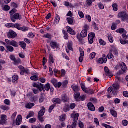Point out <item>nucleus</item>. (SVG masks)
Instances as JSON below:
<instances>
[{
	"label": "nucleus",
	"mask_w": 128,
	"mask_h": 128,
	"mask_svg": "<svg viewBox=\"0 0 128 128\" xmlns=\"http://www.w3.org/2000/svg\"><path fill=\"white\" fill-rule=\"evenodd\" d=\"M0 108L2 110H10V106H4V105H2L0 106Z\"/></svg>",
	"instance_id": "24"
},
{
	"label": "nucleus",
	"mask_w": 128,
	"mask_h": 128,
	"mask_svg": "<svg viewBox=\"0 0 128 128\" xmlns=\"http://www.w3.org/2000/svg\"><path fill=\"white\" fill-rule=\"evenodd\" d=\"M120 68H121L124 72H126V70L128 69L126 64L122 62H120V63L118 64L117 66L115 67V70H118Z\"/></svg>",
	"instance_id": "4"
},
{
	"label": "nucleus",
	"mask_w": 128,
	"mask_h": 128,
	"mask_svg": "<svg viewBox=\"0 0 128 128\" xmlns=\"http://www.w3.org/2000/svg\"><path fill=\"white\" fill-rule=\"evenodd\" d=\"M81 88H82V90H83L84 92H88V88H86V85H84V84H81Z\"/></svg>",
	"instance_id": "33"
},
{
	"label": "nucleus",
	"mask_w": 128,
	"mask_h": 128,
	"mask_svg": "<svg viewBox=\"0 0 128 128\" xmlns=\"http://www.w3.org/2000/svg\"><path fill=\"white\" fill-rule=\"evenodd\" d=\"M80 93L77 92L74 96V98L76 100V102H80Z\"/></svg>",
	"instance_id": "23"
},
{
	"label": "nucleus",
	"mask_w": 128,
	"mask_h": 128,
	"mask_svg": "<svg viewBox=\"0 0 128 128\" xmlns=\"http://www.w3.org/2000/svg\"><path fill=\"white\" fill-rule=\"evenodd\" d=\"M71 117L72 119L73 122L72 126L68 125V128H76V124H78V120L80 114H72Z\"/></svg>",
	"instance_id": "2"
},
{
	"label": "nucleus",
	"mask_w": 128,
	"mask_h": 128,
	"mask_svg": "<svg viewBox=\"0 0 128 128\" xmlns=\"http://www.w3.org/2000/svg\"><path fill=\"white\" fill-rule=\"evenodd\" d=\"M72 88L74 92H78V90H80V87L74 84L72 85Z\"/></svg>",
	"instance_id": "22"
},
{
	"label": "nucleus",
	"mask_w": 128,
	"mask_h": 128,
	"mask_svg": "<svg viewBox=\"0 0 128 128\" xmlns=\"http://www.w3.org/2000/svg\"><path fill=\"white\" fill-rule=\"evenodd\" d=\"M74 18H67V22L69 24H74Z\"/></svg>",
	"instance_id": "28"
},
{
	"label": "nucleus",
	"mask_w": 128,
	"mask_h": 128,
	"mask_svg": "<svg viewBox=\"0 0 128 128\" xmlns=\"http://www.w3.org/2000/svg\"><path fill=\"white\" fill-rule=\"evenodd\" d=\"M90 102H93V104H98V100L96 98H91Z\"/></svg>",
	"instance_id": "59"
},
{
	"label": "nucleus",
	"mask_w": 128,
	"mask_h": 128,
	"mask_svg": "<svg viewBox=\"0 0 128 128\" xmlns=\"http://www.w3.org/2000/svg\"><path fill=\"white\" fill-rule=\"evenodd\" d=\"M64 112H70V106H66L64 108Z\"/></svg>",
	"instance_id": "62"
},
{
	"label": "nucleus",
	"mask_w": 128,
	"mask_h": 128,
	"mask_svg": "<svg viewBox=\"0 0 128 128\" xmlns=\"http://www.w3.org/2000/svg\"><path fill=\"white\" fill-rule=\"evenodd\" d=\"M112 8H113V10H114V12H118V4H113Z\"/></svg>",
	"instance_id": "48"
},
{
	"label": "nucleus",
	"mask_w": 128,
	"mask_h": 128,
	"mask_svg": "<svg viewBox=\"0 0 128 128\" xmlns=\"http://www.w3.org/2000/svg\"><path fill=\"white\" fill-rule=\"evenodd\" d=\"M99 42L102 46H106V43L102 39L99 40Z\"/></svg>",
	"instance_id": "63"
},
{
	"label": "nucleus",
	"mask_w": 128,
	"mask_h": 128,
	"mask_svg": "<svg viewBox=\"0 0 128 128\" xmlns=\"http://www.w3.org/2000/svg\"><path fill=\"white\" fill-rule=\"evenodd\" d=\"M35 36L36 35L32 32L28 33V38H34Z\"/></svg>",
	"instance_id": "49"
},
{
	"label": "nucleus",
	"mask_w": 128,
	"mask_h": 128,
	"mask_svg": "<svg viewBox=\"0 0 128 128\" xmlns=\"http://www.w3.org/2000/svg\"><path fill=\"white\" fill-rule=\"evenodd\" d=\"M50 62H52V64H54V56L52 55L50 56Z\"/></svg>",
	"instance_id": "47"
},
{
	"label": "nucleus",
	"mask_w": 128,
	"mask_h": 128,
	"mask_svg": "<svg viewBox=\"0 0 128 128\" xmlns=\"http://www.w3.org/2000/svg\"><path fill=\"white\" fill-rule=\"evenodd\" d=\"M52 102L54 104H62V100L60 98H54L52 100Z\"/></svg>",
	"instance_id": "17"
},
{
	"label": "nucleus",
	"mask_w": 128,
	"mask_h": 128,
	"mask_svg": "<svg viewBox=\"0 0 128 128\" xmlns=\"http://www.w3.org/2000/svg\"><path fill=\"white\" fill-rule=\"evenodd\" d=\"M50 46L53 50H56V48H58L60 44H58V42H50Z\"/></svg>",
	"instance_id": "10"
},
{
	"label": "nucleus",
	"mask_w": 128,
	"mask_h": 128,
	"mask_svg": "<svg viewBox=\"0 0 128 128\" xmlns=\"http://www.w3.org/2000/svg\"><path fill=\"white\" fill-rule=\"evenodd\" d=\"M16 33L12 30H10L8 34V37L9 38H16Z\"/></svg>",
	"instance_id": "9"
},
{
	"label": "nucleus",
	"mask_w": 128,
	"mask_h": 128,
	"mask_svg": "<svg viewBox=\"0 0 128 128\" xmlns=\"http://www.w3.org/2000/svg\"><path fill=\"white\" fill-rule=\"evenodd\" d=\"M88 110H91V112H94V110H96V108H94V104H92V103H88Z\"/></svg>",
	"instance_id": "14"
},
{
	"label": "nucleus",
	"mask_w": 128,
	"mask_h": 128,
	"mask_svg": "<svg viewBox=\"0 0 128 128\" xmlns=\"http://www.w3.org/2000/svg\"><path fill=\"white\" fill-rule=\"evenodd\" d=\"M108 60H112L114 58V54H112V51L110 50V53L108 55Z\"/></svg>",
	"instance_id": "43"
},
{
	"label": "nucleus",
	"mask_w": 128,
	"mask_h": 128,
	"mask_svg": "<svg viewBox=\"0 0 128 128\" xmlns=\"http://www.w3.org/2000/svg\"><path fill=\"white\" fill-rule=\"evenodd\" d=\"M123 74L124 72L122 71H119L118 72L116 76V80H118V82H122V78H120V76Z\"/></svg>",
	"instance_id": "11"
},
{
	"label": "nucleus",
	"mask_w": 128,
	"mask_h": 128,
	"mask_svg": "<svg viewBox=\"0 0 128 128\" xmlns=\"http://www.w3.org/2000/svg\"><path fill=\"white\" fill-rule=\"evenodd\" d=\"M22 25L18 24H14L13 28H17L18 30H20V29L22 28Z\"/></svg>",
	"instance_id": "38"
},
{
	"label": "nucleus",
	"mask_w": 128,
	"mask_h": 128,
	"mask_svg": "<svg viewBox=\"0 0 128 128\" xmlns=\"http://www.w3.org/2000/svg\"><path fill=\"white\" fill-rule=\"evenodd\" d=\"M54 72L56 76L58 74H60V71L58 70V69H54Z\"/></svg>",
	"instance_id": "50"
},
{
	"label": "nucleus",
	"mask_w": 128,
	"mask_h": 128,
	"mask_svg": "<svg viewBox=\"0 0 128 128\" xmlns=\"http://www.w3.org/2000/svg\"><path fill=\"white\" fill-rule=\"evenodd\" d=\"M4 104L6 106H10V101L8 100H6L4 101Z\"/></svg>",
	"instance_id": "60"
},
{
	"label": "nucleus",
	"mask_w": 128,
	"mask_h": 128,
	"mask_svg": "<svg viewBox=\"0 0 128 128\" xmlns=\"http://www.w3.org/2000/svg\"><path fill=\"white\" fill-rule=\"evenodd\" d=\"M42 110L38 112V116H44V114H46V108L42 106Z\"/></svg>",
	"instance_id": "16"
},
{
	"label": "nucleus",
	"mask_w": 128,
	"mask_h": 128,
	"mask_svg": "<svg viewBox=\"0 0 128 128\" xmlns=\"http://www.w3.org/2000/svg\"><path fill=\"white\" fill-rule=\"evenodd\" d=\"M78 15L81 18H84V14L82 11L78 12Z\"/></svg>",
	"instance_id": "53"
},
{
	"label": "nucleus",
	"mask_w": 128,
	"mask_h": 128,
	"mask_svg": "<svg viewBox=\"0 0 128 128\" xmlns=\"http://www.w3.org/2000/svg\"><path fill=\"white\" fill-rule=\"evenodd\" d=\"M104 71L106 74V76H108L110 78L114 76L112 72V71H110V69H108V67L104 68Z\"/></svg>",
	"instance_id": "8"
},
{
	"label": "nucleus",
	"mask_w": 128,
	"mask_h": 128,
	"mask_svg": "<svg viewBox=\"0 0 128 128\" xmlns=\"http://www.w3.org/2000/svg\"><path fill=\"white\" fill-rule=\"evenodd\" d=\"M66 120V114H62L61 116H60V122H64Z\"/></svg>",
	"instance_id": "30"
},
{
	"label": "nucleus",
	"mask_w": 128,
	"mask_h": 128,
	"mask_svg": "<svg viewBox=\"0 0 128 128\" xmlns=\"http://www.w3.org/2000/svg\"><path fill=\"white\" fill-rule=\"evenodd\" d=\"M22 122V116L21 115H18L16 120V126H20V124Z\"/></svg>",
	"instance_id": "12"
},
{
	"label": "nucleus",
	"mask_w": 128,
	"mask_h": 128,
	"mask_svg": "<svg viewBox=\"0 0 128 128\" xmlns=\"http://www.w3.org/2000/svg\"><path fill=\"white\" fill-rule=\"evenodd\" d=\"M107 38H108V40L111 44H112L114 42V38H112V34H107Z\"/></svg>",
	"instance_id": "26"
},
{
	"label": "nucleus",
	"mask_w": 128,
	"mask_h": 128,
	"mask_svg": "<svg viewBox=\"0 0 128 128\" xmlns=\"http://www.w3.org/2000/svg\"><path fill=\"white\" fill-rule=\"evenodd\" d=\"M8 118V116H6V115L3 114L1 116V120H4V122H6Z\"/></svg>",
	"instance_id": "54"
},
{
	"label": "nucleus",
	"mask_w": 128,
	"mask_h": 128,
	"mask_svg": "<svg viewBox=\"0 0 128 128\" xmlns=\"http://www.w3.org/2000/svg\"><path fill=\"white\" fill-rule=\"evenodd\" d=\"M86 94H94V90L90 89L87 90V92Z\"/></svg>",
	"instance_id": "45"
},
{
	"label": "nucleus",
	"mask_w": 128,
	"mask_h": 128,
	"mask_svg": "<svg viewBox=\"0 0 128 128\" xmlns=\"http://www.w3.org/2000/svg\"><path fill=\"white\" fill-rule=\"evenodd\" d=\"M62 100L64 102H66L68 101V98L66 94H64L62 96Z\"/></svg>",
	"instance_id": "35"
},
{
	"label": "nucleus",
	"mask_w": 128,
	"mask_h": 128,
	"mask_svg": "<svg viewBox=\"0 0 128 128\" xmlns=\"http://www.w3.org/2000/svg\"><path fill=\"white\" fill-rule=\"evenodd\" d=\"M98 8L100 10H104V6L102 4V3H99L98 4Z\"/></svg>",
	"instance_id": "61"
},
{
	"label": "nucleus",
	"mask_w": 128,
	"mask_h": 128,
	"mask_svg": "<svg viewBox=\"0 0 128 128\" xmlns=\"http://www.w3.org/2000/svg\"><path fill=\"white\" fill-rule=\"evenodd\" d=\"M62 86V82H57L56 83V84H55L54 86H55V88H60Z\"/></svg>",
	"instance_id": "55"
},
{
	"label": "nucleus",
	"mask_w": 128,
	"mask_h": 128,
	"mask_svg": "<svg viewBox=\"0 0 128 128\" xmlns=\"http://www.w3.org/2000/svg\"><path fill=\"white\" fill-rule=\"evenodd\" d=\"M35 104L34 103H28L26 105V108H28L29 110H30L33 106H34Z\"/></svg>",
	"instance_id": "25"
},
{
	"label": "nucleus",
	"mask_w": 128,
	"mask_h": 128,
	"mask_svg": "<svg viewBox=\"0 0 128 128\" xmlns=\"http://www.w3.org/2000/svg\"><path fill=\"white\" fill-rule=\"evenodd\" d=\"M17 12L18 10H16V9H12L10 12L11 20L12 22H16V20H20L22 18V15H20L18 13H16Z\"/></svg>",
	"instance_id": "1"
},
{
	"label": "nucleus",
	"mask_w": 128,
	"mask_h": 128,
	"mask_svg": "<svg viewBox=\"0 0 128 128\" xmlns=\"http://www.w3.org/2000/svg\"><path fill=\"white\" fill-rule=\"evenodd\" d=\"M13 82H18V76L15 75L12 77Z\"/></svg>",
	"instance_id": "41"
},
{
	"label": "nucleus",
	"mask_w": 128,
	"mask_h": 128,
	"mask_svg": "<svg viewBox=\"0 0 128 128\" xmlns=\"http://www.w3.org/2000/svg\"><path fill=\"white\" fill-rule=\"evenodd\" d=\"M120 42L121 44L124 45V44H128V40H123L122 39H121L120 40Z\"/></svg>",
	"instance_id": "51"
},
{
	"label": "nucleus",
	"mask_w": 128,
	"mask_h": 128,
	"mask_svg": "<svg viewBox=\"0 0 128 128\" xmlns=\"http://www.w3.org/2000/svg\"><path fill=\"white\" fill-rule=\"evenodd\" d=\"M120 86L118 84L116 83L112 85V86L110 87L108 89V92L110 94L112 92L113 94H116V92H118V90H120Z\"/></svg>",
	"instance_id": "3"
},
{
	"label": "nucleus",
	"mask_w": 128,
	"mask_h": 128,
	"mask_svg": "<svg viewBox=\"0 0 128 128\" xmlns=\"http://www.w3.org/2000/svg\"><path fill=\"white\" fill-rule=\"evenodd\" d=\"M66 29L67 32H68V34H72V36H76V31L72 30L70 27L67 26Z\"/></svg>",
	"instance_id": "13"
},
{
	"label": "nucleus",
	"mask_w": 128,
	"mask_h": 128,
	"mask_svg": "<svg viewBox=\"0 0 128 128\" xmlns=\"http://www.w3.org/2000/svg\"><path fill=\"white\" fill-rule=\"evenodd\" d=\"M33 86L34 88H36L38 90H39V91L42 92V87L40 85H38V84H36V83H34L33 84Z\"/></svg>",
	"instance_id": "20"
},
{
	"label": "nucleus",
	"mask_w": 128,
	"mask_h": 128,
	"mask_svg": "<svg viewBox=\"0 0 128 128\" xmlns=\"http://www.w3.org/2000/svg\"><path fill=\"white\" fill-rule=\"evenodd\" d=\"M96 52H92L90 54V60H94V58H96Z\"/></svg>",
	"instance_id": "58"
},
{
	"label": "nucleus",
	"mask_w": 128,
	"mask_h": 128,
	"mask_svg": "<svg viewBox=\"0 0 128 128\" xmlns=\"http://www.w3.org/2000/svg\"><path fill=\"white\" fill-rule=\"evenodd\" d=\"M96 38V34L94 33H90L88 36V42L90 44H94V40Z\"/></svg>",
	"instance_id": "7"
},
{
	"label": "nucleus",
	"mask_w": 128,
	"mask_h": 128,
	"mask_svg": "<svg viewBox=\"0 0 128 128\" xmlns=\"http://www.w3.org/2000/svg\"><path fill=\"white\" fill-rule=\"evenodd\" d=\"M29 30H30V28L26 27V26L21 27V29L20 30H22L24 32H28Z\"/></svg>",
	"instance_id": "37"
},
{
	"label": "nucleus",
	"mask_w": 128,
	"mask_h": 128,
	"mask_svg": "<svg viewBox=\"0 0 128 128\" xmlns=\"http://www.w3.org/2000/svg\"><path fill=\"white\" fill-rule=\"evenodd\" d=\"M102 126H104V128H114V127L111 126L110 125H108L106 124H102Z\"/></svg>",
	"instance_id": "64"
},
{
	"label": "nucleus",
	"mask_w": 128,
	"mask_h": 128,
	"mask_svg": "<svg viewBox=\"0 0 128 128\" xmlns=\"http://www.w3.org/2000/svg\"><path fill=\"white\" fill-rule=\"evenodd\" d=\"M34 116V112H30L28 115L26 116V118L27 120H28V118H32V116Z\"/></svg>",
	"instance_id": "39"
},
{
	"label": "nucleus",
	"mask_w": 128,
	"mask_h": 128,
	"mask_svg": "<svg viewBox=\"0 0 128 128\" xmlns=\"http://www.w3.org/2000/svg\"><path fill=\"white\" fill-rule=\"evenodd\" d=\"M60 20V18L58 15L56 14L55 16V20L54 21V24H58Z\"/></svg>",
	"instance_id": "19"
},
{
	"label": "nucleus",
	"mask_w": 128,
	"mask_h": 128,
	"mask_svg": "<svg viewBox=\"0 0 128 128\" xmlns=\"http://www.w3.org/2000/svg\"><path fill=\"white\" fill-rule=\"evenodd\" d=\"M22 64V60H20V59H16L14 61V64H16V66H18V64Z\"/></svg>",
	"instance_id": "46"
},
{
	"label": "nucleus",
	"mask_w": 128,
	"mask_h": 128,
	"mask_svg": "<svg viewBox=\"0 0 128 128\" xmlns=\"http://www.w3.org/2000/svg\"><path fill=\"white\" fill-rule=\"evenodd\" d=\"M94 2H96V0H87V4L88 6H92V3Z\"/></svg>",
	"instance_id": "42"
},
{
	"label": "nucleus",
	"mask_w": 128,
	"mask_h": 128,
	"mask_svg": "<svg viewBox=\"0 0 128 128\" xmlns=\"http://www.w3.org/2000/svg\"><path fill=\"white\" fill-rule=\"evenodd\" d=\"M42 38H48L49 40H52V34L48 33L43 35Z\"/></svg>",
	"instance_id": "31"
},
{
	"label": "nucleus",
	"mask_w": 128,
	"mask_h": 128,
	"mask_svg": "<svg viewBox=\"0 0 128 128\" xmlns=\"http://www.w3.org/2000/svg\"><path fill=\"white\" fill-rule=\"evenodd\" d=\"M44 89L47 92H48V90H50V83H48L47 84H46L44 86Z\"/></svg>",
	"instance_id": "40"
},
{
	"label": "nucleus",
	"mask_w": 128,
	"mask_h": 128,
	"mask_svg": "<svg viewBox=\"0 0 128 128\" xmlns=\"http://www.w3.org/2000/svg\"><path fill=\"white\" fill-rule=\"evenodd\" d=\"M19 44L21 46V48H23L24 50V48H26V42H20Z\"/></svg>",
	"instance_id": "36"
},
{
	"label": "nucleus",
	"mask_w": 128,
	"mask_h": 128,
	"mask_svg": "<svg viewBox=\"0 0 128 128\" xmlns=\"http://www.w3.org/2000/svg\"><path fill=\"white\" fill-rule=\"evenodd\" d=\"M6 46L7 48V50H6V52L8 53L10 52H14V47H12L10 46H8V45H6Z\"/></svg>",
	"instance_id": "15"
},
{
	"label": "nucleus",
	"mask_w": 128,
	"mask_h": 128,
	"mask_svg": "<svg viewBox=\"0 0 128 128\" xmlns=\"http://www.w3.org/2000/svg\"><path fill=\"white\" fill-rule=\"evenodd\" d=\"M12 46H14V48H18V44L14 41V40H12L11 42V45Z\"/></svg>",
	"instance_id": "34"
},
{
	"label": "nucleus",
	"mask_w": 128,
	"mask_h": 128,
	"mask_svg": "<svg viewBox=\"0 0 128 128\" xmlns=\"http://www.w3.org/2000/svg\"><path fill=\"white\" fill-rule=\"evenodd\" d=\"M10 10V6H8V5H6L3 8V10L4 12H8Z\"/></svg>",
	"instance_id": "44"
},
{
	"label": "nucleus",
	"mask_w": 128,
	"mask_h": 128,
	"mask_svg": "<svg viewBox=\"0 0 128 128\" xmlns=\"http://www.w3.org/2000/svg\"><path fill=\"white\" fill-rule=\"evenodd\" d=\"M82 38H86L88 36V32L86 30H82L80 33Z\"/></svg>",
	"instance_id": "27"
},
{
	"label": "nucleus",
	"mask_w": 128,
	"mask_h": 128,
	"mask_svg": "<svg viewBox=\"0 0 128 128\" xmlns=\"http://www.w3.org/2000/svg\"><path fill=\"white\" fill-rule=\"evenodd\" d=\"M116 32L118 34H127L126 30H124V28H121L120 29H118L116 30Z\"/></svg>",
	"instance_id": "21"
},
{
	"label": "nucleus",
	"mask_w": 128,
	"mask_h": 128,
	"mask_svg": "<svg viewBox=\"0 0 128 128\" xmlns=\"http://www.w3.org/2000/svg\"><path fill=\"white\" fill-rule=\"evenodd\" d=\"M122 124L124 126H128V122L127 120H123L122 121Z\"/></svg>",
	"instance_id": "56"
},
{
	"label": "nucleus",
	"mask_w": 128,
	"mask_h": 128,
	"mask_svg": "<svg viewBox=\"0 0 128 128\" xmlns=\"http://www.w3.org/2000/svg\"><path fill=\"white\" fill-rule=\"evenodd\" d=\"M11 6L12 8H14V10H16V8H18V4H16L15 2H12L11 4Z\"/></svg>",
	"instance_id": "57"
},
{
	"label": "nucleus",
	"mask_w": 128,
	"mask_h": 128,
	"mask_svg": "<svg viewBox=\"0 0 128 128\" xmlns=\"http://www.w3.org/2000/svg\"><path fill=\"white\" fill-rule=\"evenodd\" d=\"M18 68L20 70V74L21 76H24V74H30V70L26 69V68L22 66H18Z\"/></svg>",
	"instance_id": "6"
},
{
	"label": "nucleus",
	"mask_w": 128,
	"mask_h": 128,
	"mask_svg": "<svg viewBox=\"0 0 128 128\" xmlns=\"http://www.w3.org/2000/svg\"><path fill=\"white\" fill-rule=\"evenodd\" d=\"M36 122V118H32L29 120V122L30 124H34Z\"/></svg>",
	"instance_id": "52"
},
{
	"label": "nucleus",
	"mask_w": 128,
	"mask_h": 128,
	"mask_svg": "<svg viewBox=\"0 0 128 128\" xmlns=\"http://www.w3.org/2000/svg\"><path fill=\"white\" fill-rule=\"evenodd\" d=\"M110 112L112 116H114V118H118V112H116L112 110H110Z\"/></svg>",
	"instance_id": "29"
},
{
	"label": "nucleus",
	"mask_w": 128,
	"mask_h": 128,
	"mask_svg": "<svg viewBox=\"0 0 128 128\" xmlns=\"http://www.w3.org/2000/svg\"><path fill=\"white\" fill-rule=\"evenodd\" d=\"M30 80H34V82H36L38 80V76L37 75H34L33 76H31Z\"/></svg>",
	"instance_id": "32"
},
{
	"label": "nucleus",
	"mask_w": 128,
	"mask_h": 128,
	"mask_svg": "<svg viewBox=\"0 0 128 128\" xmlns=\"http://www.w3.org/2000/svg\"><path fill=\"white\" fill-rule=\"evenodd\" d=\"M118 18H122V20L124 22L126 20V22H128V15L126 12H121L119 13L118 14Z\"/></svg>",
	"instance_id": "5"
},
{
	"label": "nucleus",
	"mask_w": 128,
	"mask_h": 128,
	"mask_svg": "<svg viewBox=\"0 0 128 128\" xmlns=\"http://www.w3.org/2000/svg\"><path fill=\"white\" fill-rule=\"evenodd\" d=\"M106 62H108L107 58H100L98 60V63L100 64H106Z\"/></svg>",
	"instance_id": "18"
}]
</instances>
